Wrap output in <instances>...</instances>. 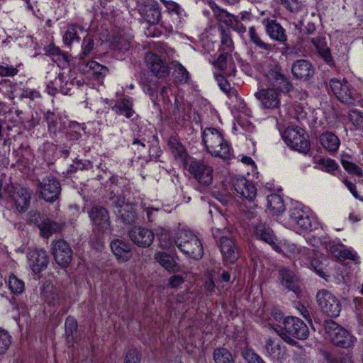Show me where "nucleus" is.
Here are the masks:
<instances>
[{"instance_id": "1", "label": "nucleus", "mask_w": 363, "mask_h": 363, "mask_svg": "<svg viewBox=\"0 0 363 363\" xmlns=\"http://www.w3.org/2000/svg\"><path fill=\"white\" fill-rule=\"evenodd\" d=\"M279 336L291 345H296L294 338L306 340L308 337L309 330L306 324L299 318L288 316L284 319L283 326L274 328Z\"/></svg>"}, {"instance_id": "2", "label": "nucleus", "mask_w": 363, "mask_h": 363, "mask_svg": "<svg viewBox=\"0 0 363 363\" xmlns=\"http://www.w3.org/2000/svg\"><path fill=\"white\" fill-rule=\"evenodd\" d=\"M177 247L186 255L199 259L203 257V248L200 240L190 230H179L174 238Z\"/></svg>"}, {"instance_id": "3", "label": "nucleus", "mask_w": 363, "mask_h": 363, "mask_svg": "<svg viewBox=\"0 0 363 363\" xmlns=\"http://www.w3.org/2000/svg\"><path fill=\"white\" fill-rule=\"evenodd\" d=\"M203 141L211 155L224 160L230 158V147L216 128H206L203 132Z\"/></svg>"}, {"instance_id": "4", "label": "nucleus", "mask_w": 363, "mask_h": 363, "mask_svg": "<svg viewBox=\"0 0 363 363\" xmlns=\"http://www.w3.org/2000/svg\"><path fill=\"white\" fill-rule=\"evenodd\" d=\"M285 143L292 150L307 154L311 145L308 134L301 128L290 126L282 134Z\"/></svg>"}, {"instance_id": "5", "label": "nucleus", "mask_w": 363, "mask_h": 363, "mask_svg": "<svg viewBox=\"0 0 363 363\" xmlns=\"http://www.w3.org/2000/svg\"><path fill=\"white\" fill-rule=\"evenodd\" d=\"M323 326L333 345L342 348H350L353 346L356 338L337 323L332 320H325Z\"/></svg>"}, {"instance_id": "6", "label": "nucleus", "mask_w": 363, "mask_h": 363, "mask_svg": "<svg viewBox=\"0 0 363 363\" xmlns=\"http://www.w3.org/2000/svg\"><path fill=\"white\" fill-rule=\"evenodd\" d=\"M266 78L270 88L274 89L279 94H287L294 88L291 80L284 74L280 66H272L266 73Z\"/></svg>"}, {"instance_id": "7", "label": "nucleus", "mask_w": 363, "mask_h": 363, "mask_svg": "<svg viewBox=\"0 0 363 363\" xmlns=\"http://www.w3.org/2000/svg\"><path fill=\"white\" fill-rule=\"evenodd\" d=\"M184 166L190 174L201 184L208 186L213 180V169L203 161L190 158L184 162Z\"/></svg>"}, {"instance_id": "8", "label": "nucleus", "mask_w": 363, "mask_h": 363, "mask_svg": "<svg viewBox=\"0 0 363 363\" xmlns=\"http://www.w3.org/2000/svg\"><path fill=\"white\" fill-rule=\"evenodd\" d=\"M51 252L55 262L61 268L68 267L74 258V252L70 245L64 240L53 241Z\"/></svg>"}, {"instance_id": "9", "label": "nucleus", "mask_w": 363, "mask_h": 363, "mask_svg": "<svg viewBox=\"0 0 363 363\" xmlns=\"http://www.w3.org/2000/svg\"><path fill=\"white\" fill-rule=\"evenodd\" d=\"M30 220L33 222L40 230V235L43 238H49L53 233L62 231L64 224L42 217L36 211L29 213Z\"/></svg>"}, {"instance_id": "10", "label": "nucleus", "mask_w": 363, "mask_h": 363, "mask_svg": "<svg viewBox=\"0 0 363 363\" xmlns=\"http://www.w3.org/2000/svg\"><path fill=\"white\" fill-rule=\"evenodd\" d=\"M317 302L322 311L328 316L336 318L341 311L340 301L330 291L322 290L316 295Z\"/></svg>"}, {"instance_id": "11", "label": "nucleus", "mask_w": 363, "mask_h": 363, "mask_svg": "<svg viewBox=\"0 0 363 363\" xmlns=\"http://www.w3.org/2000/svg\"><path fill=\"white\" fill-rule=\"evenodd\" d=\"M89 215L92 221L94 232L104 233L110 228V217L105 208L99 206H93L89 211Z\"/></svg>"}, {"instance_id": "12", "label": "nucleus", "mask_w": 363, "mask_h": 363, "mask_svg": "<svg viewBox=\"0 0 363 363\" xmlns=\"http://www.w3.org/2000/svg\"><path fill=\"white\" fill-rule=\"evenodd\" d=\"M41 197L48 202L57 200L61 192L60 182L52 176L46 177L39 183Z\"/></svg>"}, {"instance_id": "13", "label": "nucleus", "mask_w": 363, "mask_h": 363, "mask_svg": "<svg viewBox=\"0 0 363 363\" xmlns=\"http://www.w3.org/2000/svg\"><path fill=\"white\" fill-rule=\"evenodd\" d=\"M330 87L333 93L342 103L353 104L354 102V92L347 81L343 82L333 78L330 81Z\"/></svg>"}, {"instance_id": "14", "label": "nucleus", "mask_w": 363, "mask_h": 363, "mask_svg": "<svg viewBox=\"0 0 363 363\" xmlns=\"http://www.w3.org/2000/svg\"><path fill=\"white\" fill-rule=\"evenodd\" d=\"M28 264L35 274L45 270L50 262L48 252L43 249H34L30 250L28 255Z\"/></svg>"}, {"instance_id": "15", "label": "nucleus", "mask_w": 363, "mask_h": 363, "mask_svg": "<svg viewBox=\"0 0 363 363\" xmlns=\"http://www.w3.org/2000/svg\"><path fill=\"white\" fill-rule=\"evenodd\" d=\"M315 69L307 60H297L291 65V73L296 79L309 81L315 74Z\"/></svg>"}, {"instance_id": "16", "label": "nucleus", "mask_w": 363, "mask_h": 363, "mask_svg": "<svg viewBox=\"0 0 363 363\" xmlns=\"http://www.w3.org/2000/svg\"><path fill=\"white\" fill-rule=\"evenodd\" d=\"M219 247L223 257V261L226 264H233L238 259L239 248L232 238L227 236L221 237Z\"/></svg>"}, {"instance_id": "17", "label": "nucleus", "mask_w": 363, "mask_h": 363, "mask_svg": "<svg viewBox=\"0 0 363 363\" xmlns=\"http://www.w3.org/2000/svg\"><path fill=\"white\" fill-rule=\"evenodd\" d=\"M255 97L260 101L264 108H279L280 105V94L270 87L262 89L255 94Z\"/></svg>"}, {"instance_id": "18", "label": "nucleus", "mask_w": 363, "mask_h": 363, "mask_svg": "<svg viewBox=\"0 0 363 363\" xmlns=\"http://www.w3.org/2000/svg\"><path fill=\"white\" fill-rule=\"evenodd\" d=\"M232 184L235 191L241 197L250 201L254 200L257 195V188L255 184L246 179L245 177H234L232 179Z\"/></svg>"}, {"instance_id": "19", "label": "nucleus", "mask_w": 363, "mask_h": 363, "mask_svg": "<svg viewBox=\"0 0 363 363\" xmlns=\"http://www.w3.org/2000/svg\"><path fill=\"white\" fill-rule=\"evenodd\" d=\"M281 285L289 291L298 294L300 293L299 278L296 273L287 267H281L278 271Z\"/></svg>"}, {"instance_id": "20", "label": "nucleus", "mask_w": 363, "mask_h": 363, "mask_svg": "<svg viewBox=\"0 0 363 363\" xmlns=\"http://www.w3.org/2000/svg\"><path fill=\"white\" fill-rule=\"evenodd\" d=\"M139 13L150 25L157 24L161 18V12L157 2L145 1L140 6Z\"/></svg>"}, {"instance_id": "21", "label": "nucleus", "mask_w": 363, "mask_h": 363, "mask_svg": "<svg viewBox=\"0 0 363 363\" xmlns=\"http://www.w3.org/2000/svg\"><path fill=\"white\" fill-rule=\"evenodd\" d=\"M255 234L257 238L271 245L275 251H281L278 239L269 225L259 222L255 227Z\"/></svg>"}, {"instance_id": "22", "label": "nucleus", "mask_w": 363, "mask_h": 363, "mask_svg": "<svg viewBox=\"0 0 363 363\" xmlns=\"http://www.w3.org/2000/svg\"><path fill=\"white\" fill-rule=\"evenodd\" d=\"M131 241L140 247H147L152 245L155 235L150 230L142 227H134L128 233Z\"/></svg>"}, {"instance_id": "23", "label": "nucleus", "mask_w": 363, "mask_h": 363, "mask_svg": "<svg viewBox=\"0 0 363 363\" xmlns=\"http://www.w3.org/2000/svg\"><path fill=\"white\" fill-rule=\"evenodd\" d=\"M145 61L152 73L157 78H163L168 75L169 69L167 64L157 55L147 52Z\"/></svg>"}, {"instance_id": "24", "label": "nucleus", "mask_w": 363, "mask_h": 363, "mask_svg": "<svg viewBox=\"0 0 363 363\" xmlns=\"http://www.w3.org/2000/svg\"><path fill=\"white\" fill-rule=\"evenodd\" d=\"M11 197L18 211L24 212L28 209L30 204V193L27 189L19 186L14 187Z\"/></svg>"}, {"instance_id": "25", "label": "nucleus", "mask_w": 363, "mask_h": 363, "mask_svg": "<svg viewBox=\"0 0 363 363\" xmlns=\"http://www.w3.org/2000/svg\"><path fill=\"white\" fill-rule=\"evenodd\" d=\"M289 219L301 230H308L311 228V221L308 215L300 208H293L290 210Z\"/></svg>"}, {"instance_id": "26", "label": "nucleus", "mask_w": 363, "mask_h": 363, "mask_svg": "<svg viewBox=\"0 0 363 363\" xmlns=\"http://www.w3.org/2000/svg\"><path fill=\"white\" fill-rule=\"evenodd\" d=\"M263 23L267 33L272 39L280 43L286 40L285 30L276 20L267 18L263 21Z\"/></svg>"}, {"instance_id": "27", "label": "nucleus", "mask_w": 363, "mask_h": 363, "mask_svg": "<svg viewBox=\"0 0 363 363\" xmlns=\"http://www.w3.org/2000/svg\"><path fill=\"white\" fill-rule=\"evenodd\" d=\"M111 248L116 257L121 262H126L132 257L130 245L120 239H116L111 241Z\"/></svg>"}, {"instance_id": "28", "label": "nucleus", "mask_w": 363, "mask_h": 363, "mask_svg": "<svg viewBox=\"0 0 363 363\" xmlns=\"http://www.w3.org/2000/svg\"><path fill=\"white\" fill-rule=\"evenodd\" d=\"M155 260L170 273H175L180 271V266L174 257L165 252L158 251L154 255Z\"/></svg>"}, {"instance_id": "29", "label": "nucleus", "mask_w": 363, "mask_h": 363, "mask_svg": "<svg viewBox=\"0 0 363 363\" xmlns=\"http://www.w3.org/2000/svg\"><path fill=\"white\" fill-rule=\"evenodd\" d=\"M114 213L123 223L127 225L135 223L138 218L135 206L130 203H126L122 208H118V211H114Z\"/></svg>"}, {"instance_id": "30", "label": "nucleus", "mask_w": 363, "mask_h": 363, "mask_svg": "<svg viewBox=\"0 0 363 363\" xmlns=\"http://www.w3.org/2000/svg\"><path fill=\"white\" fill-rule=\"evenodd\" d=\"M319 140L321 145L331 153L337 152L340 144L338 137L328 131L322 133L319 137Z\"/></svg>"}, {"instance_id": "31", "label": "nucleus", "mask_w": 363, "mask_h": 363, "mask_svg": "<svg viewBox=\"0 0 363 363\" xmlns=\"http://www.w3.org/2000/svg\"><path fill=\"white\" fill-rule=\"evenodd\" d=\"M311 43L315 46L319 55L328 63L332 64L333 60L331 57L330 50L327 45V42L324 37L317 36L311 39Z\"/></svg>"}, {"instance_id": "32", "label": "nucleus", "mask_w": 363, "mask_h": 363, "mask_svg": "<svg viewBox=\"0 0 363 363\" xmlns=\"http://www.w3.org/2000/svg\"><path fill=\"white\" fill-rule=\"evenodd\" d=\"M267 209L273 215L284 212L285 206L282 198L277 194H271L267 197Z\"/></svg>"}, {"instance_id": "33", "label": "nucleus", "mask_w": 363, "mask_h": 363, "mask_svg": "<svg viewBox=\"0 0 363 363\" xmlns=\"http://www.w3.org/2000/svg\"><path fill=\"white\" fill-rule=\"evenodd\" d=\"M41 296L49 305L54 303L58 298V291L50 282L44 283L40 289Z\"/></svg>"}, {"instance_id": "34", "label": "nucleus", "mask_w": 363, "mask_h": 363, "mask_svg": "<svg viewBox=\"0 0 363 363\" xmlns=\"http://www.w3.org/2000/svg\"><path fill=\"white\" fill-rule=\"evenodd\" d=\"M213 358L215 363H235L232 353L224 347H217L213 350Z\"/></svg>"}, {"instance_id": "35", "label": "nucleus", "mask_w": 363, "mask_h": 363, "mask_svg": "<svg viewBox=\"0 0 363 363\" xmlns=\"http://www.w3.org/2000/svg\"><path fill=\"white\" fill-rule=\"evenodd\" d=\"M350 156L348 155H342L340 160L341 164L344 167V169L349 173L355 174L357 176L362 175V169L358 165L352 163L348 158Z\"/></svg>"}, {"instance_id": "36", "label": "nucleus", "mask_w": 363, "mask_h": 363, "mask_svg": "<svg viewBox=\"0 0 363 363\" xmlns=\"http://www.w3.org/2000/svg\"><path fill=\"white\" fill-rule=\"evenodd\" d=\"M111 46L114 50L125 51L129 49L130 42L125 37L121 34H118L113 37L111 42Z\"/></svg>"}, {"instance_id": "37", "label": "nucleus", "mask_w": 363, "mask_h": 363, "mask_svg": "<svg viewBox=\"0 0 363 363\" xmlns=\"http://www.w3.org/2000/svg\"><path fill=\"white\" fill-rule=\"evenodd\" d=\"M168 146L174 157H183L186 155L184 147L175 138L172 137L169 138Z\"/></svg>"}, {"instance_id": "38", "label": "nucleus", "mask_w": 363, "mask_h": 363, "mask_svg": "<svg viewBox=\"0 0 363 363\" xmlns=\"http://www.w3.org/2000/svg\"><path fill=\"white\" fill-rule=\"evenodd\" d=\"M166 6L167 10L174 16L176 22L181 23L182 12L180 6L175 2L172 1L160 0Z\"/></svg>"}, {"instance_id": "39", "label": "nucleus", "mask_w": 363, "mask_h": 363, "mask_svg": "<svg viewBox=\"0 0 363 363\" xmlns=\"http://www.w3.org/2000/svg\"><path fill=\"white\" fill-rule=\"evenodd\" d=\"M249 35L250 41L259 48L265 50H269L272 49V46L270 45L264 43L260 39L255 27L250 28Z\"/></svg>"}, {"instance_id": "40", "label": "nucleus", "mask_w": 363, "mask_h": 363, "mask_svg": "<svg viewBox=\"0 0 363 363\" xmlns=\"http://www.w3.org/2000/svg\"><path fill=\"white\" fill-rule=\"evenodd\" d=\"M218 29L220 34L221 45L232 50L233 48V42L230 36V29H225L221 24H219Z\"/></svg>"}, {"instance_id": "41", "label": "nucleus", "mask_w": 363, "mask_h": 363, "mask_svg": "<svg viewBox=\"0 0 363 363\" xmlns=\"http://www.w3.org/2000/svg\"><path fill=\"white\" fill-rule=\"evenodd\" d=\"M106 203L110 208H115V211H118V208L126 204L123 196L113 194V192L111 193L110 197L106 200Z\"/></svg>"}, {"instance_id": "42", "label": "nucleus", "mask_w": 363, "mask_h": 363, "mask_svg": "<svg viewBox=\"0 0 363 363\" xmlns=\"http://www.w3.org/2000/svg\"><path fill=\"white\" fill-rule=\"evenodd\" d=\"M116 108L121 114H124L126 118H130L134 113L133 110V104L128 99H123L120 104Z\"/></svg>"}, {"instance_id": "43", "label": "nucleus", "mask_w": 363, "mask_h": 363, "mask_svg": "<svg viewBox=\"0 0 363 363\" xmlns=\"http://www.w3.org/2000/svg\"><path fill=\"white\" fill-rule=\"evenodd\" d=\"M77 28H81V27L77 25H71L68 27L64 36V41L67 45H70L74 40H79V37L77 35Z\"/></svg>"}, {"instance_id": "44", "label": "nucleus", "mask_w": 363, "mask_h": 363, "mask_svg": "<svg viewBox=\"0 0 363 363\" xmlns=\"http://www.w3.org/2000/svg\"><path fill=\"white\" fill-rule=\"evenodd\" d=\"M9 286L11 291L15 294H21L24 290V283L16 277H10Z\"/></svg>"}, {"instance_id": "45", "label": "nucleus", "mask_w": 363, "mask_h": 363, "mask_svg": "<svg viewBox=\"0 0 363 363\" xmlns=\"http://www.w3.org/2000/svg\"><path fill=\"white\" fill-rule=\"evenodd\" d=\"M349 119L357 129L363 130V113L357 110L351 111Z\"/></svg>"}, {"instance_id": "46", "label": "nucleus", "mask_w": 363, "mask_h": 363, "mask_svg": "<svg viewBox=\"0 0 363 363\" xmlns=\"http://www.w3.org/2000/svg\"><path fill=\"white\" fill-rule=\"evenodd\" d=\"M11 337L5 330L0 329V354L6 352L11 345Z\"/></svg>"}, {"instance_id": "47", "label": "nucleus", "mask_w": 363, "mask_h": 363, "mask_svg": "<svg viewBox=\"0 0 363 363\" xmlns=\"http://www.w3.org/2000/svg\"><path fill=\"white\" fill-rule=\"evenodd\" d=\"M160 246L163 249L169 248L172 245V240L169 231L162 229L158 234Z\"/></svg>"}, {"instance_id": "48", "label": "nucleus", "mask_w": 363, "mask_h": 363, "mask_svg": "<svg viewBox=\"0 0 363 363\" xmlns=\"http://www.w3.org/2000/svg\"><path fill=\"white\" fill-rule=\"evenodd\" d=\"M235 16L232 15L224 10H220L216 15L217 20L220 23H224L225 26L230 27Z\"/></svg>"}, {"instance_id": "49", "label": "nucleus", "mask_w": 363, "mask_h": 363, "mask_svg": "<svg viewBox=\"0 0 363 363\" xmlns=\"http://www.w3.org/2000/svg\"><path fill=\"white\" fill-rule=\"evenodd\" d=\"M141 83L143 84L144 90L146 91V93H147L150 96L152 99L155 101L154 97L155 90L157 86V82H152V80L148 81L147 79L145 77L143 79H141Z\"/></svg>"}, {"instance_id": "50", "label": "nucleus", "mask_w": 363, "mask_h": 363, "mask_svg": "<svg viewBox=\"0 0 363 363\" xmlns=\"http://www.w3.org/2000/svg\"><path fill=\"white\" fill-rule=\"evenodd\" d=\"M279 1L291 13L297 12L301 7V3L299 0H279Z\"/></svg>"}, {"instance_id": "51", "label": "nucleus", "mask_w": 363, "mask_h": 363, "mask_svg": "<svg viewBox=\"0 0 363 363\" xmlns=\"http://www.w3.org/2000/svg\"><path fill=\"white\" fill-rule=\"evenodd\" d=\"M65 334L69 340V337H72L74 332L77 330V323L74 318L68 317L65 320Z\"/></svg>"}, {"instance_id": "52", "label": "nucleus", "mask_w": 363, "mask_h": 363, "mask_svg": "<svg viewBox=\"0 0 363 363\" xmlns=\"http://www.w3.org/2000/svg\"><path fill=\"white\" fill-rule=\"evenodd\" d=\"M218 85L220 88L227 94L232 96V95H237V91L235 89L230 88V85L228 83V82L223 77L219 76L218 77Z\"/></svg>"}, {"instance_id": "53", "label": "nucleus", "mask_w": 363, "mask_h": 363, "mask_svg": "<svg viewBox=\"0 0 363 363\" xmlns=\"http://www.w3.org/2000/svg\"><path fill=\"white\" fill-rule=\"evenodd\" d=\"M140 360L141 357L138 350L132 348L127 352L124 363H140Z\"/></svg>"}, {"instance_id": "54", "label": "nucleus", "mask_w": 363, "mask_h": 363, "mask_svg": "<svg viewBox=\"0 0 363 363\" xmlns=\"http://www.w3.org/2000/svg\"><path fill=\"white\" fill-rule=\"evenodd\" d=\"M265 349L268 354L270 356L279 354L280 351L279 344H276L274 340L272 338L267 339L266 342Z\"/></svg>"}, {"instance_id": "55", "label": "nucleus", "mask_w": 363, "mask_h": 363, "mask_svg": "<svg viewBox=\"0 0 363 363\" xmlns=\"http://www.w3.org/2000/svg\"><path fill=\"white\" fill-rule=\"evenodd\" d=\"M300 32L303 34L311 35L313 34L315 30V26L312 22L303 21L300 23Z\"/></svg>"}, {"instance_id": "56", "label": "nucleus", "mask_w": 363, "mask_h": 363, "mask_svg": "<svg viewBox=\"0 0 363 363\" xmlns=\"http://www.w3.org/2000/svg\"><path fill=\"white\" fill-rule=\"evenodd\" d=\"M44 118L48 123L49 130H55L57 124L55 113L48 111L46 113H45Z\"/></svg>"}, {"instance_id": "57", "label": "nucleus", "mask_w": 363, "mask_h": 363, "mask_svg": "<svg viewBox=\"0 0 363 363\" xmlns=\"http://www.w3.org/2000/svg\"><path fill=\"white\" fill-rule=\"evenodd\" d=\"M227 52H222L219 55L217 60L214 62V65L220 70H224L227 67Z\"/></svg>"}, {"instance_id": "58", "label": "nucleus", "mask_w": 363, "mask_h": 363, "mask_svg": "<svg viewBox=\"0 0 363 363\" xmlns=\"http://www.w3.org/2000/svg\"><path fill=\"white\" fill-rule=\"evenodd\" d=\"M176 71L177 72L179 76L178 79L180 82H186L189 78V74L188 71L181 65L178 64L177 66Z\"/></svg>"}, {"instance_id": "59", "label": "nucleus", "mask_w": 363, "mask_h": 363, "mask_svg": "<svg viewBox=\"0 0 363 363\" xmlns=\"http://www.w3.org/2000/svg\"><path fill=\"white\" fill-rule=\"evenodd\" d=\"M233 30L238 32V33H243L246 31V28L243 26V24L238 20V17L235 16L233 23L230 27Z\"/></svg>"}, {"instance_id": "60", "label": "nucleus", "mask_w": 363, "mask_h": 363, "mask_svg": "<svg viewBox=\"0 0 363 363\" xmlns=\"http://www.w3.org/2000/svg\"><path fill=\"white\" fill-rule=\"evenodd\" d=\"M184 281V278L180 275H173L169 279V284L172 288H177Z\"/></svg>"}, {"instance_id": "61", "label": "nucleus", "mask_w": 363, "mask_h": 363, "mask_svg": "<svg viewBox=\"0 0 363 363\" xmlns=\"http://www.w3.org/2000/svg\"><path fill=\"white\" fill-rule=\"evenodd\" d=\"M343 182L354 198L359 199L361 201H363V197L358 194L356 190V186L353 183L348 180H344Z\"/></svg>"}, {"instance_id": "62", "label": "nucleus", "mask_w": 363, "mask_h": 363, "mask_svg": "<svg viewBox=\"0 0 363 363\" xmlns=\"http://www.w3.org/2000/svg\"><path fill=\"white\" fill-rule=\"evenodd\" d=\"M311 265L314 268L315 272L321 277L325 279L328 275H326L325 272H324L323 267L322 264L319 263V261L317 259L313 260L311 262Z\"/></svg>"}, {"instance_id": "63", "label": "nucleus", "mask_w": 363, "mask_h": 363, "mask_svg": "<svg viewBox=\"0 0 363 363\" xmlns=\"http://www.w3.org/2000/svg\"><path fill=\"white\" fill-rule=\"evenodd\" d=\"M323 164L325 165V171L327 172H332L338 169L337 164L335 162V160L331 159L324 160Z\"/></svg>"}, {"instance_id": "64", "label": "nucleus", "mask_w": 363, "mask_h": 363, "mask_svg": "<svg viewBox=\"0 0 363 363\" xmlns=\"http://www.w3.org/2000/svg\"><path fill=\"white\" fill-rule=\"evenodd\" d=\"M17 72L18 70L16 68L0 66L1 76H14Z\"/></svg>"}]
</instances>
